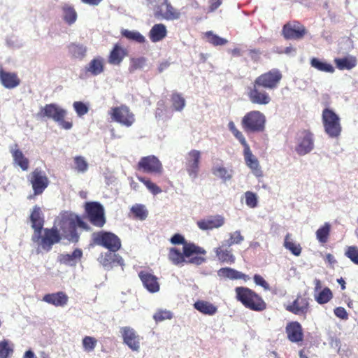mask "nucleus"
Returning a JSON list of instances; mask_svg holds the SVG:
<instances>
[{
	"label": "nucleus",
	"mask_w": 358,
	"mask_h": 358,
	"mask_svg": "<svg viewBox=\"0 0 358 358\" xmlns=\"http://www.w3.org/2000/svg\"><path fill=\"white\" fill-rule=\"evenodd\" d=\"M30 220L31 222V227L34 229L35 234L37 235V239L40 238L41 230L43 227L44 220L41 217V208L38 206H34L30 215Z\"/></svg>",
	"instance_id": "nucleus-30"
},
{
	"label": "nucleus",
	"mask_w": 358,
	"mask_h": 358,
	"mask_svg": "<svg viewBox=\"0 0 358 358\" xmlns=\"http://www.w3.org/2000/svg\"><path fill=\"white\" fill-rule=\"evenodd\" d=\"M206 251L196 244H186L182 248V252L176 248L169 250L168 258L174 265H182L184 263L201 265L206 261L204 256Z\"/></svg>",
	"instance_id": "nucleus-2"
},
{
	"label": "nucleus",
	"mask_w": 358,
	"mask_h": 358,
	"mask_svg": "<svg viewBox=\"0 0 358 358\" xmlns=\"http://www.w3.org/2000/svg\"><path fill=\"white\" fill-rule=\"evenodd\" d=\"M121 34L124 37L130 41H134L139 43H143L145 41V37L140 32L136 31L122 29Z\"/></svg>",
	"instance_id": "nucleus-46"
},
{
	"label": "nucleus",
	"mask_w": 358,
	"mask_h": 358,
	"mask_svg": "<svg viewBox=\"0 0 358 358\" xmlns=\"http://www.w3.org/2000/svg\"><path fill=\"white\" fill-rule=\"evenodd\" d=\"M83 347L85 352H92L96 346L97 340L92 336H86L83 338Z\"/></svg>",
	"instance_id": "nucleus-52"
},
{
	"label": "nucleus",
	"mask_w": 358,
	"mask_h": 358,
	"mask_svg": "<svg viewBox=\"0 0 358 358\" xmlns=\"http://www.w3.org/2000/svg\"><path fill=\"white\" fill-rule=\"evenodd\" d=\"M73 108L78 116H83L88 112V107L81 101H75Z\"/></svg>",
	"instance_id": "nucleus-58"
},
{
	"label": "nucleus",
	"mask_w": 358,
	"mask_h": 358,
	"mask_svg": "<svg viewBox=\"0 0 358 358\" xmlns=\"http://www.w3.org/2000/svg\"><path fill=\"white\" fill-rule=\"evenodd\" d=\"M314 148V137L313 133L308 130L302 131L297 138L295 151L303 156L310 152Z\"/></svg>",
	"instance_id": "nucleus-17"
},
{
	"label": "nucleus",
	"mask_w": 358,
	"mask_h": 358,
	"mask_svg": "<svg viewBox=\"0 0 358 358\" xmlns=\"http://www.w3.org/2000/svg\"><path fill=\"white\" fill-rule=\"evenodd\" d=\"M13 352V349L10 345L8 341H0V358H9Z\"/></svg>",
	"instance_id": "nucleus-51"
},
{
	"label": "nucleus",
	"mask_w": 358,
	"mask_h": 358,
	"mask_svg": "<svg viewBox=\"0 0 358 358\" xmlns=\"http://www.w3.org/2000/svg\"><path fill=\"white\" fill-rule=\"evenodd\" d=\"M322 120L325 133L329 138H337L342 131L339 116L330 108H324L322 114Z\"/></svg>",
	"instance_id": "nucleus-8"
},
{
	"label": "nucleus",
	"mask_w": 358,
	"mask_h": 358,
	"mask_svg": "<svg viewBox=\"0 0 358 358\" xmlns=\"http://www.w3.org/2000/svg\"><path fill=\"white\" fill-rule=\"evenodd\" d=\"M138 277L143 282L144 287L152 293L159 290V284L157 278L147 271H141L138 273Z\"/></svg>",
	"instance_id": "nucleus-24"
},
{
	"label": "nucleus",
	"mask_w": 358,
	"mask_h": 358,
	"mask_svg": "<svg viewBox=\"0 0 358 358\" xmlns=\"http://www.w3.org/2000/svg\"><path fill=\"white\" fill-rule=\"evenodd\" d=\"M335 63L338 69L341 70L352 69L357 64V60L355 57H343L335 59Z\"/></svg>",
	"instance_id": "nucleus-40"
},
{
	"label": "nucleus",
	"mask_w": 358,
	"mask_h": 358,
	"mask_svg": "<svg viewBox=\"0 0 358 358\" xmlns=\"http://www.w3.org/2000/svg\"><path fill=\"white\" fill-rule=\"evenodd\" d=\"M38 115L41 117L52 119L55 122H57L61 127L66 130L70 129L73 126L71 122L64 120L66 111L55 103L46 104L41 108Z\"/></svg>",
	"instance_id": "nucleus-9"
},
{
	"label": "nucleus",
	"mask_w": 358,
	"mask_h": 358,
	"mask_svg": "<svg viewBox=\"0 0 358 358\" xmlns=\"http://www.w3.org/2000/svg\"><path fill=\"white\" fill-rule=\"evenodd\" d=\"M194 308L203 315H213L217 312V308L209 301L198 300L194 303Z\"/></svg>",
	"instance_id": "nucleus-34"
},
{
	"label": "nucleus",
	"mask_w": 358,
	"mask_h": 358,
	"mask_svg": "<svg viewBox=\"0 0 358 358\" xmlns=\"http://www.w3.org/2000/svg\"><path fill=\"white\" fill-rule=\"evenodd\" d=\"M228 128L234 136L244 148L243 155L246 165L251 169L255 176H262V171L260 169L259 161L252 154L243 133L236 127L233 121H230L228 123Z\"/></svg>",
	"instance_id": "nucleus-6"
},
{
	"label": "nucleus",
	"mask_w": 358,
	"mask_h": 358,
	"mask_svg": "<svg viewBox=\"0 0 358 358\" xmlns=\"http://www.w3.org/2000/svg\"><path fill=\"white\" fill-rule=\"evenodd\" d=\"M58 226L62 235L70 242L77 243L80 236L77 232V227L89 230L90 227L78 215L66 211L61 214Z\"/></svg>",
	"instance_id": "nucleus-3"
},
{
	"label": "nucleus",
	"mask_w": 358,
	"mask_h": 358,
	"mask_svg": "<svg viewBox=\"0 0 358 358\" xmlns=\"http://www.w3.org/2000/svg\"><path fill=\"white\" fill-rule=\"evenodd\" d=\"M331 225L329 222H324L315 232L316 238L321 244L328 242L331 234Z\"/></svg>",
	"instance_id": "nucleus-36"
},
{
	"label": "nucleus",
	"mask_w": 358,
	"mask_h": 358,
	"mask_svg": "<svg viewBox=\"0 0 358 358\" xmlns=\"http://www.w3.org/2000/svg\"><path fill=\"white\" fill-rule=\"evenodd\" d=\"M208 41L215 46L224 45L227 43V40L214 34L213 31H209L206 33Z\"/></svg>",
	"instance_id": "nucleus-50"
},
{
	"label": "nucleus",
	"mask_w": 358,
	"mask_h": 358,
	"mask_svg": "<svg viewBox=\"0 0 358 358\" xmlns=\"http://www.w3.org/2000/svg\"><path fill=\"white\" fill-rule=\"evenodd\" d=\"M283 246L291 252L294 256H299L302 251V248L299 243L294 242L290 234H287L284 239Z\"/></svg>",
	"instance_id": "nucleus-37"
},
{
	"label": "nucleus",
	"mask_w": 358,
	"mask_h": 358,
	"mask_svg": "<svg viewBox=\"0 0 358 358\" xmlns=\"http://www.w3.org/2000/svg\"><path fill=\"white\" fill-rule=\"evenodd\" d=\"M170 241L173 245L182 244L183 246L186 244H194V243H188L185 241V238L180 234H174L170 239Z\"/></svg>",
	"instance_id": "nucleus-59"
},
{
	"label": "nucleus",
	"mask_w": 358,
	"mask_h": 358,
	"mask_svg": "<svg viewBox=\"0 0 358 358\" xmlns=\"http://www.w3.org/2000/svg\"><path fill=\"white\" fill-rule=\"evenodd\" d=\"M201 152L197 150H190L186 157V170L190 178H197L199 171Z\"/></svg>",
	"instance_id": "nucleus-19"
},
{
	"label": "nucleus",
	"mask_w": 358,
	"mask_h": 358,
	"mask_svg": "<svg viewBox=\"0 0 358 358\" xmlns=\"http://www.w3.org/2000/svg\"><path fill=\"white\" fill-rule=\"evenodd\" d=\"M334 312L336 317L342 320H347L348 318V314L343 307H337L334 309Z\"/></svg>",
	"instance_id": "nucleus-62"
},
{
	"label": "nucleus",
	"mask_w": 358,
	"mask_h": 358,
	"mask_svg": "<svg viewBox=\"0 0 358 358\" xmlns=\"http://www.w3.org/2000/svg\"><path fill=\"white\" fill-rule=\"evenodd\" d=\"M101 264L106 268H113L115 265L124 266V260L118 254L107 252L100 257Z\"/></svg>",
	"instance_id": "nucleus-28"
},
{
	"label": "nucleus",
	"mask_w": 358,
	"mask_h": 358,
	"mask_svg": "<svg viewBox=\"0 0 358 358\" xmlns=\"http://www.w3.org/2000/svg\"><path fill=\"white\" fill-rule=\"evenodd\" d=\"M64 13V20L69 25L73 24L77 20V13L74 8L68 4H65L62 7Z\"/></svg>",
	"instance_id": "nucleus-39"
},
{
	"label": "nucleus",
	"mask_w": 358,
	"mask_h": 358,
	"mask_svg": "<svg viewBox=\"0 0 358 358\" xmlns=\"http://www.w3.org/2000/svg\"><path fill=\"white\" fill-rule=\"evenodd\" d=\"M13 157V164L19 166L22 171H26L29 167V160L24 156L17 144H15L10 148Z\"/></svg>",
	"instance_id": "nucleus-25"
},
{
	"label": "nucleus",
	"mask_w": 358,
	"mask_h": 358,
	"mask_svg": "<svg viewBox=\"0 0 358 358\" xmlns=\"http://www.w3.org/2000/svg\"><path fill=\"white\" fill-rule=\"evenodd\" d=\"M235 293L236 300L246 308L257 312H262L266 308L267 305L263 298L249 287H237Z\"/></svg>",
	"instance_id": "nucleus-5"
},
{
	"label": "nucleus",
	"mask_w": 358,
	"mask_h": 358,
	"mask_svg": "<svg viewBox=\"0 0 358 358\" xmlns=\"http://www.w3.org/2000/svg\"><path fill=\"white\" fill-rule=\"evenodd\" d=\"M307 34L306 27L299 21L288 22L284 24L282 34L287 40H299Z\"/></svg>",
	"instance_id": "nucleus-16"
},
{
	"label": "nucleus",
	"mask_w": 358,
	"mask_h": 358,
	"mask_svg": "<svg viewBox=\"0 0 358 358\" xmlns=\"http://www.w3.org/2000/svg\"><path fill=\"white\" fill-rule=\"evenodd\" d=\"M85 212L90 222L96 227H102L106 223L104 209L98 202H87L85 205Z\"/></svg>",
	"instance_id": "nucleus-13"
},
{
	"label": "nucleus",
	"mask_w": 358,
	"mask_h": 358,
	"mask_svg": "<svg viewBox=\"0 0 358 358\" xmlns=\"http://www.w3.org/2000/svg\"><path fill=\"white\" fill-rule=\"evenodd\" d=\"M127 55V50L115 44L109 54L108 62L112 65H120Z\"/></svg>",
	"instance_id": "nucleus-32"
},
{
	"label": "nucleus",
	"mask_w": 358,
	"mask_h": 358,
	"mask_svg": "<svg viewBox=\"0 0 358 358\" xmlns=\"http://www.w3.org/2000/svg\"><path fill=\"white\" fill-rule=\"evenodd\" d=\"M136 178L140 182L145 185L152 194L157 195L162 192V189L155 183L152 182L150 179L140 176H137Z\"/></svg>",
	"instance_id": "nucleus-47"
},
{
	"label": "nucleus",
	"mask_w": 358,
	"mask_h": 358,
	"mask_svg": "<svg viewBox=\"0 0 358 358\" xmlns=\"http://www.w3.org/2000/svg\"><path fill=\"white\" fill-rule=\"evenodd\" d=\"M0 82L7 89H13L20 84V79L17 73L8 72L0 66Z\"/></svg>",
	"instance_id": "nucleus-23"
},
{
	"label": "nucleus",
	"mask_w": 358,
	"mask_h": 358,
	"mask_svg": "<svg viewBox=\"0 0 358 358\" xmlns=\"http://www.w3.org/2000/svg\"><path fill=\"white\" fill-rule=\"evenodd\" d=\"M282 78V72L278 69H272L255 78L252 87L248 89V96L255 104L266 105L271 101L266 90L276 89Z\"/></svg>",
	"instance_id": "nucleus-1"
},
{
	"label": "nucleus",
	"mask_w": 358,
	"mask_h": 358,
	"mask_svg": "<svg viewBox=\"0 0 358 358\" xmlns=\"http://www.w3.org/2000/svg\"><path fill=\"white\" fill-rule=\"evenodd\" d=\"M310 300L306 294H298L291 303L285 306V309L294 315L306 317L310 312Z\"/></svg>",
	"instance_id": "nucleus-15"
},
{
	"label": "nucleus",
	"mask_w": 358,
	"mask_h": 358,
	"mask_svg": "<svg viewBox=\"0 0 358 358\" xmlns=\"http://www.w3.org/2000/svg\"><path fill=\"white\" fill-rule=\"evenodd\" d=\"M266 118L259 110H251L245 114L241 120V127L247 134L264 131Z\"/></svg>",
	"instance_id": "nucleus-7"
},
{
	"label": "nucleus",
	"mask_w": 358,
	"mask_h": 358,
	"mask_svg": "<svg viewBox=\"0 0 358 358\" xmlns=\"http://www.w3.org/2000/svg\"><path fill=\"white\" fill-rule=\"evenodd\" d=\"M167 34L166 26L163 24H156L149 32V38L152 42H158L164 39Z\"/></svg>",
	"instance_id": "nucleus-35"
},
{
	"label": "nucleus",
	"mask_w": 358,
	"mask_h": 358,
	"mask_svg": "<svg viewBox=\"0 0 358 358\" xmlns=\"http://www.w3.org/2000/svg\"><path fill=\"white\" fill-rule=\"evenodd\" d=\"M235 293L236 300L246 308L257 312H262L266 308L267 305L263 298L249 287H237Z\"/></svg>",
	"instance_id": "nucleus-4"
},
{
	"label": "nucleus",
	"mask_w": 358,
	"mask_h": 358,
	"mask_svg": "<svg viewBox=\"0 0 358 358\" xmlns=\"http://www.w3.org/2000/svg\"><path fill=\"white\" fill-rule=\"evenodd\" d=\"M217 274L220 277L229 278L230 280H243L247 282L250 280V277L237 270H235L230 267L221 268L217 271Z\"/></svg>",
	"instance_id": "nucleus-31"
},
{
	"label": "nucleus",
	"mask_w": 358,
	"mask_h": 358,
	"mask_svg": "<svg viewBox=\"0 0 358 358\" xmlns=\"http://www.w3.org/2000/svg\"><path fill=\"white\" fill-rule=\"evenodd\" d=\"M224 224V217L220 215L209 216L196 222L198 227L203 231L217 229L223 226Z\"/></svg>",
	"instance_id": "nucleus-21"
},
{
	"label": "nucleus",
	"mask_w": 358,
	"mask_h": 358,
	"mask_svg": "<svg viewBox=\"0 0 358 358\" xmlns=\"http://www.w3.org/2000/svg\"><path fill=\"white\" fill-rule=\"evenodd\" d=\"M310 65L312 67L320 71L327 73H333L334 71V68L331 64L321 61L315 57L310 59Z\"/></svg>",
	"instance_id": "nucleus-41"
},
{
	"label": "nucleus",
	"mask_w": 358,
	"mask_h": 358,
	"mask_svg": "<svg viewBox=\"0 0 358 358\" xmlns=\"http://www.w3.org/2000/svg\"><path fill=\"white\" fill-rule=\"evenodd\" d=\"M173 108L176 111H181L185 106V99L181 94L173 92L171 96Z\"/></svg>",
	"instance_id": "nucleus-45"
},
{
	"label": "nucleus",
	"mask_w": 358,
	"mask_h": 358,
	"mask_svg": "<svg viewBox=\"0 0 358 358\" xmlns=\"http://www.w3.org/2000/svg\"><path fill=\"white\" fill-rule=\"evenodd\" d=\"M41 238V245L42 248L48 252L52 249L54 244L59 243L61 241V235L56 227L51 229H45L44 234L38 239Z\"/></svg>",
	"instance_id": "nucleus-20"
},
{
	"label": "nucleus",
	"mask_w": 358,
	"mask_h": 358,
	"mask_svg": "<svg viewBox=\"0 0 358 358\" xmlns=\"http://www.w3.org/2000/svg\"><path fill=\"white\" fill-rule=\"evenodd\" d=\"M172 317L173 315L169 310H159L155 313L153 318L156 322H159L165 320H170Z\"/></svg>",
	"instance_id": "nucleus-56"
},
{
	"label": "nucleus",
	"mask_w": 358,
	"mask_h": 358,
	"mask_svg": "<svg viewBox=\"0 0 358 358\" xmlns=\"http://www.w3.org/2000/svg\"><path fill=\"white\" fill-rule=\"evenodd\" d=\"M27 179L35 196L42 194L50 184V180L45 172L40 168H36L32 171L27 176Z\"/></svg>",
	"instance_id": "nucleus-11"
},
{
	"label": "nucleus",
	"mask_w": 358,
	"mask_h": 358,
	"mask_svg": "<svg viewBox=\"0 0 358 358\" xmlns=\"http://www.w3.org/2000/svg\"><path fill=\"white\" fill-rule=\"evenodd\" d=\"M215 253L218 260L222 263L233 264L235 262L232 250L224 243L215 249Z\"/></svg>",
	"instance_id": "nucleus-26"
},
{
	"label": "nucleus",
	"mask_w": 358,
	"mask_h": 358,
	"mask_svg": "<svg viewBox=\"0 0 358 358\" xmlns=\"http://www.w3.org/2000/svg\"><path fill=\"white\" fill-rule=\"evenodd\" d=\"M145 62L146 60L143 57L132 59L129 67V71L134 72L138 69H143L145 64Z\"/></svg>",
	"instance_id": "nucleus-57"
},
{
	"label": "nucleus",
	"mask_w": 358,
	"mask_h": 358,
	"mask_svg": "<svg viewBox=\"0 0 358 358\" xmlns=\"http://www.w3.org/2000/svg\"><path fill=\"white\" fill-rule=\"evenodd\" d=\"M94 243L101 245L109 251L115 252L121 248V241L120 238L112 232L99 231L92 234Z\"/></svg>",
	"instance_id": "nucleus-10"
},
{
	"label": "nucleus",
	"mask_w": 358,
	"mask_h": 358,
	"mask_svg": "<svg viewBox=\"0 0 358 358\" xmlns=\"http://www.w3.org/2000/svg\"><path fill=\"white\" fill-rule=\"evenodd\" d=\"M345 255L355 264L358 265V247L352 245L346 248Z\"/></svg>",
	"instance_id": "nucleus-53"
},
{
	"label": "nucleus",
	"mask_w": 358,
	"mask_h": 358,
	"mask_svg": "<svg viewBox=\"0 0 358 358\" xmlns=\"http://www.w3.org/2000/svg\"><path fill=\"white\" fill-rule=\"evenodd\" d=\"M157 18H162L167 20H173L179 19L180 13L173 8L169 1H168L164 8L159 9L157 13L155 15Z\"/></svg>",
	"instance_id": "nucleus-27"
},
{
	"label": "nucleus",
	"mask_w": 358,
	"mask_h": 358,
	"mask_svg": "<svg viewBox=\"0 0 358 358\" xmlns=\"http://www.w3.org/2000/svg\"><path fill=\"white\" fill-rule=\"evenodd\" d=\"M243 240L244 237L241 235L240 231H236L229 234V238L224 243L227 245L228 247H231L235 244H240Z\"/></svg>",
	"instance_id": "nucleus-54"
},
{
	"label": "nucleus",
	"mask_w": 358,
	"mask_h": 358,
	"mask_svg": "<svg viewBox=\"0 0 358 358\" xmlns=\"http://www.w3.org/2000/svg\"><path fill=\"white\" fill-rule=\"evenodd\" d=\"M285 331L287 338L292 343H299L303 340V331L301 324L299 322L294 321L287 323Z\"/></svg>",
	"instance_id": "nucleus-22"
},
{
	"label": "nucleus",
	"mask_w": 358,
	"mask_h": 358,
	"mask_svg": "<svg viewBox=\"0 0 358 358\" xmlns=\"http://www.w3.org/2000/svg\"><path fill=\"white\" fill-rule=\"evenodd\" d=\"M213 175L226 181L231 178V171L227 170L224 166H216L212 169Z\"/></svg>",
	"instance_id": "nucleus-49"
},
{
	"label": "nucleus",
	"mask_w": 358,
	"mask_h": 358,
	"mask_svg": "<svg viewBox=\"0 0 358 358\" xmlns=\"http://www.w3.org/2000/svg\"><path fill=\"white\" fill-rule=\"evenodd\" d=\"M86 71L90 73L92 76H98L104 71V59L101 57H97L92 59L85 67Z\"/></svg>",
	"instance_id": "nucleus-33"
},
{
	"label": "nucleus",
	"mask_w": 358,
	"mask_h": 358,
	"mask_svg": "<svg viewBox=\"0 0 358 358\" xmlns=\"http://www.w3.org/2000/svg\"><path fill=\"white\" fill-rule=\"evenodd\" d=\"M169 1V0H150V3L152 6L154 15L157 13L159 9L164 8V6Z\"/></svg>",
	"instance_id": "nucleus-61"
},
{
	"label": "nucleus",
	"mask_w": 358,
	"mask_h": 358,
	"mask_svg": "<svg viewBox=\"0 0 358 358\" xmlns=\"http://www.w3.org/2000/svg\"><path fill=\"white\" fill-rule=\"evenodd\" d=\"M123 343L132 351L138 352L141 346V336L130 327H123L120 329Z\"/></svg>",
	"instance_id": "nucleus-18"
},
{
	"label": "nucleus",
	"mask_w": 358,
	"mask_h": 358,
	"mask_svg": "<svg viewBox=\"0 0 358 358\" xmlns=\"http://www.w3.org/2000/svg\"><path fill=\"white\" fill-rule=\"evenodd\" d=\"M108 114L113 121L127 127L131 126L135 122L134 114L125 105L111 108Z\"/></svg>",
	"instance_id": "nucleus-12"
},
{
	"label": "nucleus",
	"mask_w": 358,
	"mask_h": 358,
	"mask_svg": "<svg viewBox=\"0 0 358 358\" xmlns=\"http://www.w3.org/2000/svg\"><path fill=\"white\" fill-rule=\"evenodd\" d=\"M333 298V294L329 287H324L317 296L315 299L319 304L328 303Z\"/></svg>",
	"instance_id": "nucleus-48"
},
{
	"label": "nucleus",
	"mask_w": 358,
	"mask_h": 358,
	"mask_svg": "<svg viewBox=\"0 0 358 358\" xmlns=\"http://www.w3.org/2000/svg\"><path fill=\"white\" fill-rule=\"evenodd\" d=\"M324 261L330 265H334L336 263L334 256L330 253L325 255Z\"/></svg>",
	"instance_id": "nucleus-64"
},
{
	"label": "nucleus",
	"mask_w": 358,
	"mask_h": 358,
	"mask_svg": "<svg viewBox=\"0 0 358 358\" xmlns=\"http://www.w3.org/2000/svg\"><path fill=\"white\" fill-rule=\"evenodd\" d=\"M130 211L133 214L134 217L139 220H145L148 215L145 206L143 204L136 203L131 208Z\"/></svg>",
	"instance_id": "nucleus-42"
},
{
	"label": "nucleus",
	"mask_w": 358,
	"mask_h": 358,
	"mask_svg": "<svg viewBox=\"0 0 358 358\" xmlns=\"http://www.w3.org/2000/svg\"><path fill=\"white\" fill-rule=\"evenodd\" d=\"M43 300L45 302L57 307L64 306L68 303L69 297L65 292H58L56 293L45 294L43 296Z\"/></svg>",
	"instance_id": "nucleus-29"
},
{
	"label": "nucleus",
	"mask_w": 358,
	"mask_h": 358,
	"mask_svg": "<svg viewBox=\"0 0 358 358\" xmlns=\"http://www.w3.org/2000/svg\"><path fill=\"white\" fill-rule=\"evenodd\" d=\"M83 256V252L80 249L76 248L72 254H62L60 256V262L64 264L72 265V262L76 259H80Z\"/></svg>",
	"instance_id": "nucleus-44"
},
{
	"label": "nucleus",
	"mask_w": 358,
	"mask_h": 358,
	"mask_svg": "<svg viewBox=\"0 0 358 358\" xmlns=\"http://www.w3.org/2000/svg\"><path fill=\"white\" fill-rule=\"evenodd\" d=\"M136 170L146 173L160 175L163 172V166L155 155H148L140 159L136 165Z\"/></svg>",
	"instance_id": "nucleus-14"
},
{
	"label": "nucleus",
	"mask_w": 358,
	"mask_h": 358,
	"mask_svg": "<svg viewBox=\"0 0 358 358\" xmlns=\"http://www.w3.org/2000/svg\"><path fill=\"white\" fill-rule=\"evenodd\" d=\"M245 203L248 207L254 208L257 206V196L255 193L248 191L245 193Z\"/></svg>",
	"instance_id": "nucleus-55"
},
{
	"label": "nucleus",
	"mask_w": 358,
	"mask_h": 358,
	"mask_svg": "<svg viewBox=\"0 0 358 358\" xmlns=\"http://www.w3.org/2000/svg\"><path fill=\"white\" fill-rule=\"evenodd\" d=\"M254 282L257 285H259L262 287L265 290H269L270 286L269 284L264 280V278L259 275L255 274L253 277Z\"/></svg>",
	"instance_id": "nucleus-60"
},
{
	"label": "nucleus",
	"mask_w": 358,
	"mask_h": 358,
	"mask_svg": "<svg viewBox=\"0 0 358 358\" xmlns=\"http://www.w3.org/2000/svg\"><path fill=\"white\" fill-rule=\"evenodd\" d=\"M89 168V164L85 158L83 156H76L73 157V169L78 173H84Z\"/></svg>",
	"instance_id": "nucleus-43"
},
{
	"label": "nucleus",
	"mask_w": 358,
	"mask_h": 358,
	"mask_svg": "<svg viewBox=\"0 0 358 358\" xmlns=\"http://www.w3.org/2000/svg\"><path fill=\"white\" fill-rule=\"evenodd\" d=\"M71 56L76 59H83L87 53V48L82 44L72 43L68 46Z\"/></svg>",
	"instance_id": "nucleus-38"
},
{
	"label": "nucleus",
	"mask_w": 358,
	"mask_h": 358,
	"mask_svg": "<svg viewBox=\"0 0 358 358\" xmlns=\"http://www.w3.org/2000/svg\"><path fill=\"white\" fill-rule=\"evenodd\" d=\"M222 3V0H209V12H214L221 6Z\"/></svg>",
	"instance_id": "nucleus-63"
}]
</instances>
